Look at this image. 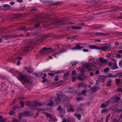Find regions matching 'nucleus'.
<instances>
[{"instance_id":"obj_1","label":"nucleus","mask_w":122,"mask_h":122,"mask_svg":"<svg viewBox=\"0 0 122 122\" xmlns=\"http://www.w3.org/2000/svg\"><path fill=\"white\" fill-rule=\"evenodd\" d=\"M19 73L17 71V73L18 74V79L20 80L21 81L28 84H31L32 80L31 77L27 75H24L21 73L19 74Z\"/></svg>"},{"instance_id":"obj_2","label":"nucleus","mask_w":122,"mask_h":122,"mask_svg":"<svg viewBox=\"0 0 122 122\" xmlns=\"http://www.w3.org/2000/svg\"><path fill=\"white\" fill-rule=\"evenodd\" d=\"M88 47L91 49L99 50H101L102 51H108L111 49L110 47L107 46H105L102 48L99 47L97 46L93 45H89L88 46Z\"/></svg>"},{"instance_id":"obj_3","label":"nucleus","mask_w":122,"mask_h":122,"mask_svg":"<svg viewBox=\"0 0 122 122\" xmlns=\"http://www.w3.org/2000/svg\"><path fill=\"white\" fill-rule=\"evenodd\" d=\"M52 49V48L51 47L48 48L44 47L40 51V52L43 54H47L50 52L51 51L49 50Z\"/></svg>"},{"instance_id":"obj_4","label":"nucleus","mask_w":122,"mask_h":122,"mask_svg":"<svg viewBox=\"0 0 122 122\" xmlns=\"http://www.w3.org/2000/svg\"><path fill=\"white\" fill-rule=\"evenodd\" d=\"M84 67L86 68L87 69L90 70L91 69L90 68L91 67H97V66L96 64L94 63H89L84 64Z\"/></svg>"},{"instance_id":"obj_5","label":"nucleus","mask_w":122,"mask_h":122,"mask_svg":"<svg viewBox=\"0 0 122 122\" xmlns=\"http://www.w3.org/2000/svg\"><path fill=\"white\" fill-rule=\"evenodd\" d=\"M77 86L78 88H80L81 86L83 88H89L90 87V86L87 84H85L83 82H79L78 83Z\"/></svg>"},{"instance_id":"obj_6","label":"nucleus","mask_w":122,"mask_h":122,"mask_svg":"<svg viewBox=\"0 0 122 122\" xmlns=\"http://www.w3.org/2000/svg\"><path fill=\"white\" fill-rule=\"evenodd\" d=\"M81 44L77 43L75 46V47L71 48L72 50H80L83 48H85V47L84 46H81Z\"/></svg>"},{"instance_id":"obj_7","label":"nucleus","mask_w":122,"mask_h":122,"mask_svg":"<svg viewBox=\"0 0 122 122\" xmlns=\"http://www.w3.org/2000/svg\"><path fill=\"white\" fill-rule=\"evenodd\" d=\"M56 24L58 25H67V23L66 22L65 20H64L62 21H59L56 22Z\"/></svg>"},{"instance_id":"obj_8","label":"nucleus","mask_w":122,"mask_h":122,"mask_svg":"<svg viewBox=\"0 0 122 122\" xmlns=\"http://www.w3.org/2000/svg\"><path fill=\"white\" fill-rule=\"evenodd\" d=\"M31 47V45H28L26 47L23 49V51L24 53H26L29 50H30V48Z\"/></svg>"},{"instance_id":"obj_9","label":"nucleus","mask_w":122,"mask_h":122,"mask_svg":"<svg viewBox=\"0 0 122 122\" xmlns=\"http://www.w3.org/2000/svg\"><path fill=\"white\" fill-rule=\"evenodd\" d=\"M35 106L36 107L37 106H41L45 104L44 103L42 102H34Z\"/></svg>"},{"instance_id":"obj_10","label":"nucleus","mask_w":122,"mask_h":122,"mask_svg":"<svg viewBox=\"0 0 122 122\" xmlns=\"http://www.w3.org/2000/svg\"><path fill=\"white\" fill-rule=\"evenodd\" d=\"M61 97H57L55 99V102L56 103L58 104L60 103L61 100Z\"/></svg>"},{"instance_id":"obj_11","label":"nucleus","mask_w":122,"mask_h":122,"mask_svg":"<svg viewBox=\"0 0 122 122\" xmlns=\"http://www.w3.org/2000/svg\"><path fill=\"white\" fill-rule=\"evenodd\" d=\"M108 33L101 32H97L96 34L99 36H105L108 35Z\"/></svg>"},{"instance_id":"obj_12","label":"nucleus","mask_w":122,"mask_h":122,"mask_svg":"<svg viewBox=\"0 0 122 122\" xmlns=\"http://www.w3.org/2000/svg\"><path fill=\"white\" fill-rule=\"evenodd\" d=\"M70 74V72L67 71L64 73V76L63 77V78L64 79H66L68 76V75Z\"/></svg>"},{"instance_id":"obj_13","label":"nucleus","mask_w":122,"mask_h":122,"mask_svg":"<svg viewBox=\"0 0 122 122\" xmlns=\"http://www.w3.org/2000/svg\"><path fill=\"white\" fill-rule=\"evenodd\" d=\"M112 99H114L115 100V102H117L119 100H120V98L117 95H115L112 98Z\"/></svg>"},{"instance_id":"obj_14","label":"nucleus","mask_w":122,"mask_h":122,"mask_svg":"<svg viewBox=\"0 0 122 122\" xmlns=\"http://www.w3.org/2000/svg\"><path fill=\"white\" fill-rule=\"evenodd\" d=\"M25 69L27 72L30 73H32L33 72V69L32 68L30 67L26 68Z\"/></svg>"},{"instance_id":"obj_15","label":"nucleus","mask_w":122,"mask_h":122,"mask_svg":"<svg viewBox=\"0 0 122 122\" xmlns=\"http://www.w3.org/2000/svg\"><path fill=\"white\" fill-rule=\"evenodd\" d=\"M36 107V106H35V102H34V104H32L30 106H29L30 110V111H33L34 110L35 108Z\"/></svg>"},{"instance_id":"obj_16","label":"nucleus","mask_w":122,"mask_h":122,"mask_svg":"<svg viewBox=\"0 0 122 122\" xmlns=\"http://www.w3.org/2000/svg\"><path fill=\"white\" fill-rule=\"evenodd\" d=\"M62 92L61 91H57L56 92V94L57 96V97H61L63 95L62 94Z\"/></svg>"},{"instance_id":"obj_17","label":"nucleus","mask_w":122,"mask_h":122,"mask_svg":"<svg viewBox=\"0 0 122 122\" xmlns=\"http://www.w3.org/2000/svg\"><path fill=\"white\" fill-rule=\"evenodd\" d=\"M3 6L6 7V8L7 10H9L11 9L10 6L8 4H5L3 5Z\"/></svg>"},{"instance_id":"obj_18","label":"nucleus","mask_w":122,"mask_h":122,"mask_svg":"<svg viewBox=\"0 0 122 122\" xmlns=\"http://www.w3.org/2000/svg\"><path fill=\"white\" fill-rule=\"evenodd\" d=\"M71 28L73 29L76 30L80 29L81 28V27L77 26H72L71 27Z\"/></svg>"},{"instance_id":"obj_19","label":"nucleus","mask_w":122,"mask_h":122,"mask_svg":"<svg viewBox=\"0 0 122 122\" xmlns=\"http://www.w3.org/2000/svg\"><path fill=\"white\" fill-rule=\"evenodd\" d=\"M100 62L101 63H105L107 62V60L104 59H103L102 58H99Z\"/></svg>"},{"instance_id":"obj_20","label":"nucleus","mask_w":122,"mask_h":122,"mask_svg":"<svg viewBox=\"0 0 122 122\" xmlns=\"http://www.w3.org/2000/svg\"><path fill=\"white\" fill-rule=\"evenodd\" d=\"M99 89V88L96 86H94L93 88H91V89L93 92H95L97 91Z\"/></svg>"},{"instance_id":"obj_21","label":"nucleus","mask_w":122,"mask_h":122,"mask_svg":"<svg viewBox=\"0 0 122 122\" xmlns=\"http://www.w3.org/2000/svg\"><path fill=\"white\" fill-rule=\"evenodd\" d=\"M57 111H59L60 113L61 114V112H62L63 110L62 108H61V106H58L57 108Z\"/></svg>"},{"instance_id":"obj_22","label":"nucleus","mask_w":122,"mask_h":122,"mask_svg":"<svg viewBox=\"0 0 122 122\" xmlns=\"http://www.w3.org/2000/svg\"><path fill=\"white\" fill-rule=\"evenodd\" d=\"M75 110V109L72 107H70V108L67 109V111L68 112H74Z\"/></svg>"},{"instance_id":"obj_23","label":"nucleus","mask_w":122,"mask_h":122,"mask_svg":"<svg viewBox=\"0 0 122 122\" xmlns=\"http://www.w3.org/2000/svg\"><path fill=\"white\" fill-rule=\"evenodd\" d=\"M74 115L76 116L78 120H80L81 119V114H77L76 113H75L74 114Z\"/></svg>"},{"instance_id":"obj_24","label":"nucleus","mask_w":122,"mask_h":122,"mask_svg":"<svg viewBox=\"0 0 122 122\" xmlns=\"http://www.w3.org/2000/svg\"><path fill=\"white\" fill-rule=\"evenodd\" d=\"M87 88L83 90L81 93V94L83 95L85 94L87 91Z\"/></svg>"},{"instance_id":"obj_25","label":"nucleus","mask_w":122,"mask_h":122,"mask_svg":"<svg viewBox=\"0 0 122 122\" xmlns=\"http://www.w3.org/2000/svg\"><path fill=\"white\" fill-rule=\"evenodd\" d=\"M112 80L111 79H109L108 80L107 83L106 85L107 86H109L111 85L112 82Z\"/></svg>"},{"instance_id":"obj_26","label":"nucleus","mask_w":122,"mask_h":122,"mask_svg":"<svg viewBox=\"0 0 122 122\" xmlns=\"http://www.w3.org/2000/svg\"><path fill=\"white\" fill-rule=\"evenodd\" d=\"M62 99L64 101H66L68 100V98L66 96L63 95L62 96Z\"/></svg>"},{"instance_id":"obj_27","label":"nucleus","mask_w":122,"mask_h":122,"mask_svg":"<svg viewBox=\"0 0 122 122\" xmlns=\"http://www.w3.org/2000/svg\"><path fill=\"white\" fill-rule=\"evenodd\" d=\"M77 63V62L76 61H72L71 62V64L73 66L76 65Z\"/></svg>"},{"instance_id":"obj_28","label":"nucleus","mask_w":122,"mask_h":122,"mask_svg":"<svg viewBox=\"0 0 122 122\" xmlns=\"http://www.w3.org/2000/svg\"><path fill=\"white\" fill-rule=\"evenodd\" d=\"M54 104V102L52 101L50 102L47 105V106H52Z\"/></svg>"},{"instance_id":"obj_29","label":"nucleus","mask_w":122,"mask_h":122,"mask_svg":"<svg viewBox=\"0 0 122 122\" xmlns=\"http://www.w3.org/2000/svg\"><path fill=\"white\" fill-rule=\"evenodd\" d=\"M65 49H64L62 48L58 52V53H59V54L60 53H61L63 52H65Z\"/></svg>"},{"instance_id":"obj_30","label":"nucleus","mask_w":122,"mask_h":122,"mask_svg":"<svg viewBox=\"0 0 122 122\" xmlns=\"http://www.w3.org/2000/svg\"><path fill=\"white\" fill-rule=\"evenodd\" d=\"M115 81L117 83V84L118 85L121 81V80L119 78H116L115 79Z\"/></svg>"},{"instance_id":"obj_31","label":"nucleus","mask_w":122,"mask_h":122,"mask_svg":"<svg viewBox=\"0 0 122 122\" xmlns=\"http://www.w3.org/2000/svg\"><path fill=\"white\" fill-rule=\"evenodd\" d=\"M62 122H70V120L66 118H64L63 119Z\"/></svg>"},{"instance_id":"obj_32","label":"nucleus","mask_w":122,"mask_h":122,"mask_svg":"<svg viewBox=\"0 0 122 122\" xmlns=\"http://www.w3.org/2000/svg\"><path fill=\"white\" fill-rule=\"evenodd\" d=\"M25 27H21L20 28V30H22L24 31H25L27 30L25 28Z\"/></svg>"},{"instance_id":"obj_33","label":"nucleus","mask_w":122,"mask_h":122,"mask_svg":"<svg viewBox=\"0 0 122 122\" xmlns=\"http://www.w3.org/2000/svg\"><path fill=\"white\" fill-rule=\"evenodd\" d=\"M18 107L15 106L13 107V109L15 111H17L18 110Z\"/></svg>"},{"instance_id":"obj_34","label":"nucleus","mask_w":122,"mask_h":122,"mask_svg":"<svg viewBox=\"0 0 122 122\" xmlns=\"http://www.w3.org/2000/svg\"><path fill=\"white\" fill-rule=\"evenodd\" d=\"M18 121V119L16 118H13L12 119V122H17Z\"/></svg>"},{"instance_id":"obj_35","label":"nucleus","mask_w":122,"mask_h":122,"mask_svg":"<svg viewBox=\"0 0 122 122\" xmlns=\"http://www.w3.org/2000/svg\"><path fill=\"white\" fill-rule=\"evenodd\" d=\"M112 69L113 70H115L117 69L118 68V66H117V65H115L113 66L112 67Z\"/></svg>"},{"instance_id":"obj_36","label":"nucleus","mask_w":122,"mask_h":122,"mask_svg":"<svg viewBox=\"0 0 122 122\" xmlns=\"http://www.w3.org/2000/svg\"><path fill=\"white\" fill-rule=\"evenodd\" d=\"M59 54V53H55L53 54H52V55L54 57L57 58V56Z\"/></svg>"},{"instance_id":"obj_37","label":"nucleus","mask_w":122,"mask_h":122,"mask_svg":"<svg viewBox=\"0 0 122 122\" xmlns=\"http://www.w3.org/2000/svg\"><path fill=\"white\" fill-rule=\"evenodd\" d=\"M113 122H120V120L116 118H114L113 120Z\"/></svg>"},{"instance_id":"obj_38","label":"nucleus","mask_w":122,"mask_h":122,"mask_svg":"<svg viewBox=\"0 0 122 122\" xmlns=\"http://www.w3.org/2000/svg\"><path fill=\"white\" fill-rule=\"evenodd\" d=\"M15 113V112L14 111H11L9 112V113L11 115H13Z\"/></svg>"},{"instance_id":"obj_39","label":"nucleus","mask_w":122,"mask_h":122,"mask_svg":"<svg viewBox=\"0 0 122 122\" xmlns=\"http://www.w3.org/2000/svg\"><path fill=\"white\" fill-rule=\"evenodd\" d=\"M77 100L78 101H82L83 99V98L81 97H79L77 98Z\"/></svg>"},{"instance_id":"obj_40","label":"nucleus","mask_w":122,"mask_h":122,"mask_svg":"<svg viewBox=\"0 0 122 122\" xmlns=\"http://www.w3.org/2000/svg\"><path fill=\"white\" fill-rule=\"evenodd\" d=\"M113 77V75L111 73H109L108 74V77L111 78Z\"/></svg>"},{"instance_id":"obj_41","label":"nucleus","mask_w":122,"mask_h":122,"mask_svg":"<svg viewBox=\"0 0 122 122\" xmlns=\"http://www.w3.org/2000/svg\"><path fill=\"white\" fill-rule=\"evenodd\" d=\"M10 36H6L4 37V39L6 40H8L10 38Z\"/></svg>"},{"instance_id":"obj_42","label":"nucleus","mask_w":122,"mask_h":122,"mask_svg":"<svg viewBox=\"0 0 122 122\" xmlns=\"http://www.w3.org/2000/svg\"><path fill=\"white\" fill-rule=\"evenodd\" d=\"M116 57L117 58H120L122 57V56L120 54H117L116 55Z\"/></svg>"},{"instance_id":"obj_43","label":"nucleus","mask_w":122,"mask_h":122,"mask_svg":"<svg viewBox=\"0 0 122 122\" xmlns=\"http://www.w3.org/2000/svg\"><path fill=\"white\" fill-rule=\"evenodd\" d=\"M110 70V69L109 68H105L104 70V71L105 72H107L108 71H109Z\"/></svg>"},{"instance_id":"obj_44","label":"nucleus","mask_w":122,"mask_h":122,"mask_svg":"<svg viewBox=\"0 0 122 122\" xmlns=\"http://www.w3.org/2000/svg\"><path fill=\"white\" fill-rule=\"evenodd\" d=\"M45 114L46 115L50 117H51V114H49V113H45Z\"/></svg>"},{"instance_id":"obj_45","label":"nucleus","mask_w":122,"mask_h":122,"mask_svg":"<svg viewBox=\"0 0 122 122\" xmlns=\"http://www.w3.org/2000/svg\"><path fill=\"white\" fill-rule=\"evenodd\" d=\"M116 111L117 112H120L122 111V108L120 109H117L116 110Z\"/></svg>"},{"instance_id":"obj_46","label":"nucleus","mask_w":122,"mask_h":122,"mask_svg":"<svg viewBox=\"0 0 122 122\" xmlns=\"http://www.w3.org/2000/svg\"><path fill=\"white\" fill-rule=\"evenodd\" d=\"M77 109V110L78 111H81L82 109V108L81 107L79 106L78 107Z\"/></svg>"},{"instance_id":"obj_47","label":"nucleus","mask_w":122,"mask_h":122,"mask_svg":"<svg viewBox=\"0 0 122 122\" xmlns=\"http://www.w3.org/2000/svg\"><path fill=\"white\" fill-rule=\"evenodd\" d=\"M95 42H100L101 41V40L99 38L96 39L95 40Z\"/></svg>"},{"instance_id":"obj_48","label":"nucleus","mask_w":122,"mask_h":122,"mask_svg":"<svg viewBox=\"0 0 122 122\" xmlns=\"http://www.w3.org/2000/svg\"><path fill=\"white\" fill-rule=\"evenodd\" d=\"M72 74L73 75H75L76 74V72L75 71L73 70L72 72Z\"/></svg>"},{"instance_id":"obj_49","label":"nucleus","mask_w":122,"mask_h":122,"mask_svg":"<svg viewBox=\"0 0 122 122\" xmlns=\"http://www.w3.org/2000/svg\"><path fill=\"white\" fill-rule=\"evenodd\" d=\"M58 76L57 75H56L55 76L56 78L55 79V81H57L58 80Z\"/></svg>"},{"instance_id":"obj_50","label":"nucleus","mask_w":122,"mask_h":122,"mask_svg":"<svg viewBox=\"0 0 122 122\" xmlns=\"http://www.w3.org/2000/svg\"><path fill=\"white\" fill-rule=\"evenodd\" d=\"M20 104L21 105V107L22 108H23L24 107V103L23 102H20Z\"/></svg>"},{"instance_id":"obj_51","label":"nucleus","mask_w":122,"mask_h":122,"mask_svg":"<svg viewBox=\"0 0 122 122\" xmlns=\"http://www.w3.org/2000/svg\"><path fill=\"white\" fill-rule=\"evenodd\" d=\"M64 70H59V71H57V73H61L64 72Z\"/></svg>"},{"instance_id":"obj_52","label":"nucleus","mask_w":122,"mask_h":122,"mask_svg":"<svg viewBox=\"0 0 122 122\" xmlns=\"http://www.w3.org/2000/svg\"><path fill=\"white\" fill-rule=\"evenodd\" d=\"M36 8H33L32 9L30 10V11L32 12V11H36Z\"/></svg>"},{"instance_id":"obj_53","label":"nucleus","mask_w":122,"mask_h":122,"mask_svg":"<svg viewBox=\"0 0 122 122\" xmlns=\"http://www.w3.org/2000/svg\"><path fill=\"white\" fill-rule=\"evenodd\" d=\"M48 74L51 76H54V74L53 73H48Z\"/></svg>"},{"instance_id":"obj_54","label":"nucleus","mask_w":122,"mask_h":122,"mask_svg":"<svg viewBox=\"0 0 122 122\" xmlns=\"http://www.w3.org/2000/svg\"><path fill=\"white\" fill-rule=\"evenodd\" d=\"M43 75H44V76L42 77V78L43 79L45 78L47 75V74H46L44 73L43 74Z\"/></svg>"},{"instance_id":"obj_55","label":"nucleus","mask_w":122,"mask_h":122,"mask_svg":"<svg viewBox=\"0 0 122 122\" xmlns=\"http://www.w3.org/2000/svg\"><path fill=\"white\" fill-rule=\"evenodd\" d=\"M60 4V3L59 2H56L54 3V5H59Z\"/></svg>"},{"instance_id":"obj_56","label":"nucleus","mask_w":122,"mask_h":122,"mask_svg":"<svg viewBox=\"0 0 122 122\" xmlns=\"http://www.w3.org/2000/svg\"><path fill=\"white\" fill-rule=\"evenodd\" d=\"M107 111V109H102L101 111V112L102 113H103L104 112Z\"/></svg>"},{"instance_id":"obj_57","label":"nucleus","mask_w":122,"mask_h":122,"mask_svg":"<svg viewBox=\"0 0 122 122\" xmlns=\"http://www.w3.org/2000/svg\"><path fill=\"white\" fill-rule=\"evenodd\" d=\"M76 80V77H73L72 78V81L73 82L75 81Z\"/></svg>"},{"instance_id":"obj_58","label":"nucleus","mask_w":122,"mask_h":122,"mask_svg":"<svg viewBox=\"0 0 122 122\" xmlns=\"http://www.w3.org/2000/svg\"><path fill=\"white\" fill-rule=\"evenodd\" d=\"M5 120V119L1 118L0 120V122H4Z\"/></svg>"},{"instance_id":"obj_59","label":"nucleus","mask_w":122,"mask_h":122,"mask_svg":"<svg viewBox=\"0 0 122 122\" xmlns=\"http://www.w3.org/2000/svg\"><path fill=\"white\" fill-rule=\"evenodd\" d=\"M47 81V79H43V80L42 82L43 83H44L45 82H46Z\"/></svg>"},{"instance_id":"obj_60","label":"nucleus","mask_w":122,"mask_h":122,"mask_svg":"<svg viewBox=\"0 0 122 122\" xmlns=\"http://www.w3.org/2000/svg\"><path fill=\"white\" fill-rule=\"evenodd\" d=\"M100 72V71H96L95 73V74H98Z\"/></svg>"},{"instance_id":"obj_61","label":"nucleus","mask_w":122,"mask_h":122,"mask_svg":"<svg viewBox=\"0 0 122 122\" xmlns=\"http://www.w3.org/2000/svg\"><path fill=\"white\" fill-rule=\"evenodd\" d=\"M83 51L84 52H88V50L87 49H83Z\"/></svg>"},{"instance_id":"obj_62","label":"nucleus","mask_w":122,"mask_h":122,"mask_svg":"<svg viewBox=\"0 0 122 122\" xmlns=\"http://www.w3.org/2000/svg\"><path fill=\"white\" fill-rule=\"evenodd\" d=\"M15 4V3L14 1H12L10 2V4L12 5H13Z\"/></svg>"},{"instance_id":"obj_63","label":"nucleus","mask_w":122,"mask_h":122,"mask_svg":"<svg viewBox=\"0 0 122 122\" xmlns=\"http://www.w3.org/2000/svg\"><path fill=\"white\" fill-rule=\"evenodd\" d=\"M112 63L111 62H109L108 64V65L110 67L112 66Z\"/></svg>"},{"instance_id":"obj_64","label":"nucleus","mask_w":122,"mask_h":122,"mask_svg":"<svg viewBox=\"0 0 122 122\" xmlns=\"http://www.w3.org/2000/svg\"><path fill=\"white\" fill-rule=\"evenodd\" d=\"M118 91H121V92H122V88H119L118 90Z\"/></svg>"}]
</instances>
